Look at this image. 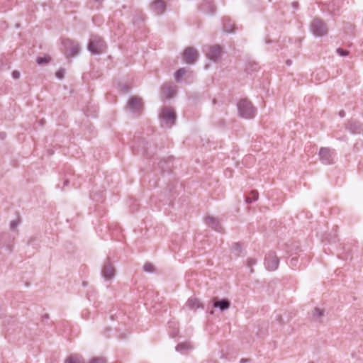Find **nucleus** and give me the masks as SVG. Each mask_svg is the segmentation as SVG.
Instances as JSON below:
<instances>
[{"instance_id":"nucleus-1","label":"nucleus","mask_w":363,"mask_h":363,"mask_svg":"<svg viewBox=\"0 0 363 363\" xmlns=\"http://www.w3.org/2000/svg\"><path fill=\"white\" fill-rule=\"evenodd\" d=\"M238 110L239 115L242 118L247 119L253 118L256 114V108L247 99H243L238 102Z\"/></svg>"},{"instance_id":"nucleus-2","label":"nucleus","mask_w":363,"mask_h":363,"mask_svg":"<svg viewBox=\"0 0 363 363\" xmlns=\"http://www.w3.org/2000/svg\"><path fill=\"white\" fill-rule=\"evenodd\" d=\"M311 30L316 37H323L328 33V27L324 21L315 18L311 23Z\"/></svg>"},{"instance_id":"nucleus-3","label":"nucleus","mask_w":363,"mask_h":363,"mask_svg":"<svg viewBox=\"0 0 363 363\" xmlns=\"http://www.w3.org/2000/svg\"><path fill=\"white\" fill-rule=\"evenodd\" d=\"M88 49L93 55H98L105 50L106 45L100 37L94 35L89 40Z\"/></svg>"},{"instance_id":"nucleus-4","label":"nucleus","mask_w":363,"mask_h":363,"mask_svg":"<svg viewBox=\"0 0 363 363\" xmlns=\"http://www.w3.org/2000/svg\"><path fill=\"white\" fill-rule=\"evenodd\" d=\"M160 118L166 126L170 128L175 123L176 115L174 110L169 107H164L160 113Z\"/></svg>"},{"instance_id":"nucleus-5","label":"nucleus","mask_w":363,"mask_h":363,"mask_svg":"<svg viewBox=\"0 0 363 363\" xmlns=\"http://www.w3.org/2000/svg\"><path fill=\"white\" fill-rule=\"evenodd\" d=\"M264 264L267 270L274 271L279 266V259L274 252H269L264 259Z\"/></svg>"},{"instance_id":"nucleus-6","label":"nucleus","mask_w":363,"mask_h":363,"mask_svg":"<svg viewBox=\"0 0 363 363\" xmlns=\"http://www.w3.org/2000/svg\"><path fill=\"white\" fill-rule=\"evenodd\" d=\"M319 158L324 164H330L333 162L334 152L330 148L322 147L319 151Z\"/></svg>"},{"instance_id":"nucleus-7","label":"nucleus","mask_w":363,"mask_h":363,"mask_svg":"<svg viewBox=\"0 0 363 363\" xmlns=\"http://www.w3.org/2000/svg\"><path fill=\"white\" fill-rule=\"evenodd\" d=\"M199 54L197 50L191 47L187 48L183 52V60L187 64H194L198 60Z\"/></svg>"},{"instance_id":"nucleus-8","label":"nucleus","mask_w":363,"mask_h":363,"mask_svg":"<svg viewBox=\"0 0 363 363\" xmlns=\"http://www.w3.org/2000/svg\"><path fill=\"white\" fill-rule=\"evenodd\" d=\"M115 269L113 264L108 260L101 269V275L105 281H111L115 276Z\"/></svg>"},{"instance_id":"nucleus-9","label":"nucleus","mask_w":363,"mask_h":363,"mask_svg":"<svg viewBox=\"0 0 363 363\" xmlns=\"http://www.w3.org/2000/svg\"><path fill=\"white\" fill-rule=\"evenodd\" d=\"M128 108L133 113H138L143 109V102L140 98L131 97L128 103Z\"/></svg>"},{"instance_id":"nucleus-10","label":"nucleus","mask_w":363,"mask_h":363,"mask_svg":"<svg viewBox=\"0 0 363 363\" xmlns=\"http://www.w3.org/2000/svg\"><path fill=\"white\" fill-rule=\"evenodd\" d=\"M206 55L210 60L216 61L221 55V48L218 45L210 47Z\"/></svg>"},{"instance_id":"nucleus-11","label":"nucleus","mask_w":363,"mask_h":363,"mask_svg":"<svg viewBox=\"0 0 363 363\" xmlns=\"http://www.w3.org/2000/svg\"><path fill=\"white\" fill-rule=\"evenodd\" d=\"M162 93L167 99H169L176 93V86L173 84H166L162 88Z\"/></svg>"},{"instance_id":"nucleus-12","label":"nucleus","mask_w":363,"mask_h":363,"mask_svg":"<svg viewBox=\"0 0 363 363\" xmlns=\"http://www.w3.org/2000/svg\"><path fill=\"white\" fill-rule=\"evenodd\" d=\"M213 306L214 308H218L221 311H224L230 308V302L227 298L215 299Z\"/></svg>"},{"instance_id":"nucleus-13","label":"nucleus","mask_w":363,"mask_h":363,"mask_svg":"<svg viewBox=\"0 0 363 363\" xmlns=\"http://www.w3.org/2000/svg\"><path fill=\"white\" fill-rule=\"evenodd\" d=\"M65 46L69 47V55L74 57L79 52V46L77 43L72 42L69 40H66L64 42Z\"/></svg>"},{"instance_id":"nucleus-14","label":"nucleus","mask_w":363,"mask_h":363,"mask_svg":"<svg viewBox=\"0 0 363 363\" xmlns=\"http://www.w3.org/2000/svg\"><path fill=\"white\" fill-rule=\"evenodd\" d=\"M206 223L208 226L212 228L216 231L221 232L222 231V227L220 225L218 220L212 216H207L206 218Z\"/></svg>"},{"instance_id":"nucleus-15","label":"nucleus","mask_w":363,"mask_h":363,"mask_svg":"<svg viewBox=\"0 0 363 363\" xmlns=\"http://www.w3.org/2000/svg\"><path fill=\"white\" fill-rule=\"evenodd\" d=\"M151 9L157 15L162 14L165 9V4L162 0H156L151 5Z\"/></svg>"},{"instance_id":"nucleus-16","label":"nucleus","mask_w":363,"mask_h":363,"mask_svg":"<svg viewBox=\"0 0 363 363\" xmlns=\"http://www.w3.org/2000/svg\"><path fill=\"white\" fill-rule=\"evenodd\" d=\"M201 9L206 13L213 14L216 9L211 0H205L201 5Z\"/></svg>"},{"instance_id":"nucleus-17","label":"nucleus","mask_w":363,"mask_h":363,"mask_svg":"<svg viewBox=\"0 0 363 363\" xmlns=\"http://www.w3.org/2000/svg\"><path fill=\"white\" fill-rule=\"evenodd\" d=\"M194 347L190 342L179 343L176 347V351L181 354H186L193 350Z\"/></svg>"},{"instance_id":"nucleus-18","label":"nucleus","mask_w":363,"mask_h":363,"mask_svg":"<svg viewBox=\"0 0 363 363\" xmlns=\"http://www.w3.org/2000/svg\"><path fill=\"white\" fill-rule=\"evenodd\" d=\"M222 23L224 32L230 33L234 31V23L229 18L224 17Z\"/></svg>"},{"instance_id":"nucleus-19","label":"nucleus","mask_w":363,"mask_h":363,"mask_svg":"<svg viewBox=\"0 0 363 363\" xmlns=\"http://www.w3.org/2000/svg\"><path fill=\"white\" fill-rule=\"evenodd\" d=\"M347 128L352 133H359L362 130V125L359 122L357 121H351L347 125Z\"/></svg>"},{"instance_id":"nucleus-20","label":"nucleus","mask_w":363,"mask_h":363,"mask_svg":"<svg viewBox=\"0 0 363 363\" xmlns=\"http://www.w3.org/2000/svg\"><path fill=\"white\" fill-rule=\"evenodd\" d=\"M186 306L190 309V310H196L197 308H199L201 307L200 301L196 298H190L186 301Z\"/></svg>"},{"instance_id":"nucleus-21","label":"nucleus","mask_w":363,"mask_h":363,"mask_svg":"<svg viewBox=\"0 0 363 363\" xmlns=\"http://www.w3.org/2000/svg\"><path fill=\"white\" fill-rule=\"evenodd\" d=\"M169 333L172 337H175L178 335L179 329L177 322L171 321L168 323Z\"/></svg>"},{"instance_id":"nucleus-22","label":"nucleus","mask_w":363,"mask_h":363,"mask_svg":"<svg viewBox=\"0 0 363 363\" xmlns=\"http://www.w3.org/2000/svg\"><path fill=\"white\" fill-rule=\"evenodd\" d=\"M186 70L185 68H180L174 73V79L177 82L182 81L183 76L186 74Z\"/></svg>"},{"instance_id":"nucleus-23","label":"nucleus","mask_w":363,"mask_h":363,"mask_svg":"<svg viewBox=\"0 0 363 363\" xmlns=\"http://www.w3.org/2000/svg\"><path fill=\"white\" fill-rule=\"evenodd\" d=\"M323 316V311H322V310H320V309H319L318 308H315L313 311V313H312L313 318L315 320H318Z\"/></svg>"},{"instance_id":"nucleus-24","label":"nucleus","mask_w":363,"mask_h":363,"mask_svg":"<svg viewBox=\"0 0 363 363\" xmlns=\"http://www.w3.org/2000/svg\"><path fill=\"white\" fill-rule=\"evenodd\" d=\"M65 363H81L80 358L77 355H70L65 361Z\"/></svg>"},{"instance_id":"nucleus-25","label":"nucleus","mask_w":363,"mask_h":363,"mask_svg":"<svg viewBox=\"0 0 363 363\" xmlns=\"http://www.w3.org/2000/svg\"><path fill=\"white\" fill-rule=\"evenodd\" d=\"M143 269L145 272H152L154 271V266L147 262V263H145V265L143 266Z\"/></svg>"},{"instance_id":"nucleus-26","label":"nucleus","mask_w":363,"mask_h":363,"mask_svg":"<svg viewBox=\"0 0 363 363\" xmlns=\"http://www.w3.org/2000/svg\"><path fill=\"white\" fill-rule=\"evenodd\" d=\"M50 60V58L48 57H38L37 58V63L38 65H42L44 63H48Z\"/></svg>"},{"instance_id":"nucleus-27","label":"nucleus","mask_w":363,"mask_h":363,"mask_svg":"<svg viewBox=\"0 0 363 363\" xmlns=\"http://www.w3.org/2000/svg\"><path fill=\"white\" fill-rule=\"evenodd\" d=\"M257 263L256 260L252 258H250L247 259V266L250 269V272H253V269H252V266L255 265Z\"/></svg>"},{"instance_id":"nucleus-28","label":"nucleus","mask_w":363,"mask_h":363,"mask_svg":"<svg viewBox=\"0 0 363 363\" xmlns=\"http://www.w3.org/2000/svg\"><path fill=\"white\" fill-rule=\"evenodd\" d=\"M20 222L18 220H12L10 223V228L11 230H15L16 228L18 227V225H19Z\"/></svg>"},{"instance_id":"nucleus-29","label":"nucleus","mask_w":363,"mask_h":363,"mask_svg":"<svg viewBox=\"0 0 363 363\" xmlns=\"http://www.w3.org/2000/svg\"><path fill=\"white\" fill-rule=\"evenodd\" d=\"M336 52H337V53L339 55H340V56H342V57L347 56V55H348V54H349V52H348V51L345 50H343V49H342V48H337V50H336Z\"/></svg>"},{"instance_id":"nucleus-30","label":"nucleus","mask_w":363,"mask_h":363,"mask_svg":"<svg viewBox=\"0 0 363 363\" xmlns=\"http://www.w3.org/2000/svg\"><path fill=\"white\" fill-rule=\"evenodd\" d=\"M297 263H298V259L296 257L291 258L289 262V264L291 267H296L297 265Z\"/></svg>"},{"instance_id":"nucleus-31","label":"nucleus","mask_w":363,"mask_h":363,"mask_svg":"<svg viewBox=\"0 0 363 363\" xmlns=\"http://www.w3.org/2000/svg\"><path fill=\"white\" fill-rule=\"evenodd\" d=\"M89 363H106V360L102 357H96L94 358Z\"/></svg>"},{"instance_id":"nucleus-32","label":"nucleus","mask_w":363,"mask_h":363,"mask_svg":"<svg viewBox=\"0 0 363 363\" xmlns=\"http://www.w3.org/2000/svg\"><path fill=\"white\" fill-rule=\"evenodd\" d=\"M64 74H65V69H61L58 72H57L56 77L58 79H62L63 78V77H64Z\"/></svg>"},{"instance_id":"nucleus-33","label":"nucleus","mask_w":363,"mask_h":363,"mask_svg":"<svg viewBox=\"0 0 363 363\" xmlns=\"http://www.w3.org/2000/svg\"><path fill=\"white\" fill-rule=\"evenodd\" d=\"M251 194L252 196V199L254 201H257L258 199V192L257 191H252Z\"/></svg>"},{"instance_id":"nucleus-34","label":"nucleus","mask_w":363,"mask_h":363,"mask_svg":"<svg viewBox=\"0 0 363 363\" xmlns=\"http://www.w3.org/2000/svg\"><path fill=\"white\" fill-rule=\"evenodd\" d=\"M233 250L235 252H240V245L239 243H234L233 245Z\"/></svg>"},{"instance_id":"nucleus-35","label":"nucleus","mask_w":363,"mask_h":363,"mask_svg":"<svg viewBox=\"0 0 363 363\" xmlns=\"http://www.w3.org/2000/svg\"><path fill=\"white\" fill-rule=\"evenodd\" d=\"M12 77L14 79H18L19 77H20V73L18 71H13L12 72Z\"/></svg>"},{"instance_id":"nucleus-36","label":"nucleus","mask_w":363,"mask_h":363,"mask_svg":"<svg viewBox=\"0 0 363 363\" xmlns=\"http://www.w3.org/2000/svg\"><path fill=\"white\" fill-rule=\"evenodd\" d=\"M89 313V312L88 311V310L83 311L82 313V318L84 319H87Z\"/></svg>"},{"instance_id":"nucleus-37","label":"nucleus","mask_w":363,"mask_h":363,"mask_svg":"<svg viewBox=\"0 0 363 363\" xmlns=\"http://www.w3.org/2000/svg\"><path fill=\"white\" fill-rule=\"evenodd\" d=\"M253 201L252 198L251 197H246L245 202L248 204L251 203Z\"/></svg>"},{"instance_id":"nucleus-38","label":"nucleus","mask_w":363,"mask_h":363,"mask_svg":"<svg viewBox=\"0 0 363 363\" xmlns=\"http://www.w3.org/2000/svg\"><path fill=\"white\" fill-rule=\"evenodd\" d=\"M292 7L294 9H297L298 7V2H293L292 3Z\"/></svg>"},{"instance_id":"nucleus-39","label":"nucleus","mask_w":363,"mask_h":363,"mask_svg":"<svg viewBox=\"0 0 363 363\" xmlns=\"http://www.w3.org/2000/svg\"><path fill=\"white\" fill-rule=\"evenodd\" d=\"M69 182V180L68 179H65L64 181V185L67 186Z\"/></svg>"},{"instance_id":"nucleus-40","label":"nucleus","mask_w":363,"mask_h":363,"mask_svg":"<svg viewBox=\"0 0 363 363\" xmlns=\"http://www.w3.org/2000/svg\"><path fill=\"white\" fill-rule=\"evenodd\" d=\"M339 115L340 116V117H344L345 116V112L343 111H340Z\"/></svg>"},{"instance_id":"nucleus-41","label":"nucleus","mask_w":363,"mask_h":363,"mask_svg":"<svg viewBox=\"0 0 363 363\" xmlns=\"http://www.w3.org/2000/svg\"><path fill=\"white\" fill-rule=\"evenodd\" d=\"M247 362V359H241L240 361V363H245Z\"/></svg>"},{"instance_id":"nucleus-42","label":"nucleus","mask_w":363,"mask_h":363,"mask_svg":"<svg viewBox=\"0 0 363 363\" xmlns=\"http://www.w3.org/2000/svg\"><path fill=\"white\" fill-rule=\"evenodd\" d=\"M91 196V198L93 200H96V197H95V194H93V193H92V194H91V196Z\"/></svg>"},{"instance_id":"nucleus-43","label":"nucleus","mask_w":363,"mask_h":363,"mask_svg":"<svg viewBox=\"0 0 363 363\" xmlns=\"http://www.w3.org/2000/svg\"><path fill=\"white\" fill-rule=\"evenodd\" d=\"M286 64H287L288 65H290L291 64V61H290V60H288V61L286 62Z\"/></svg>"},{"instance_id":"nucleus-44","label":"nucleus","mask_w":363,"mask_h":363,"mask_svg":"<svg viewBox=\"0 0 363 363\" xmlns=\"http://www.w3.org/2000/svg\"><path fill=\"white\" fill-rule=\"evenodd\" d=\"M86 115H87V116H90V114H89V113H87V111H86Z\"/></svg>"},{"instance_id":"nucleus-45","label":"nucleus","mask_w":363,"mask_h":363,"mask_svg":"<svg viewBox=\"0 0 363 363\" xmlns=\"http://www.w3.org/2000/svg\"><path fill=\"white\" fill-rule=\"evenodd\" d=\"M96 1H101V0H95Z\"/></svg>"}]
</instances>
